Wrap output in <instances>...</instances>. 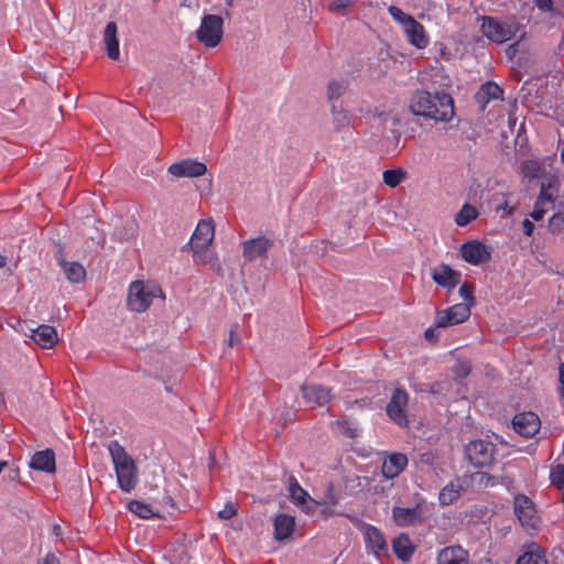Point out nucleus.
<instances>
[{"mask_svg": "<svg viewBox=\"0 0 564 564\" xmlns=\"http://www.w3.org/2000/svg\"><path fill=\"white\" fill-rule=\"evenodd\" d=\"M410 110L434 121L447 122L455 115L454 100L447 93L417 90L411 98Z\"/></svg>", "mask_w": 564, "mask_h": 564, "instance_id": "obj_1", "label": "nucleus"}, {"mask_svg": "<svg viewBox=\"0 0 564 564\" xmlns=\"http://www.w3.org/2000/svg\"><path fill=\"white\" fill-rule=\"evenodd\" d=\"M108 451L115 466L120 489L130 492L138 484V468L134 460L117 441L109 443Z\"/></svg>", "mask_w": 564, "mask_h": 564, "instance_id": "obj_2", "label": "nucleus"}, {"mask_svg": "<svg viewBox=\"0 0 564 564\" xmlns=\"http://www.w3.org/2000/svg\"><path fill=\"white\" fill-rule=\"evenodd\" d=\"M224 35V20L220 15L206 14L202 19L199 29L196 31L197 40L206 47L217 46Z\"/></svg>", "mask_w": 564, "mask_h": 564, "instance_id": "obj_3", "label": "nucleus"}, {"mask_svg": "<svg viewBox=\"0 0 564 564\" xmlns=\"http://www.w3.org/2000/svg\"><path fill=\"white\" fill-rule=\"evenodd\" d=\"M482 34L495 43H505L510 40L518 31V23L502 22L497 18L482 17L481 18Z\"/></svg>", "mask_w": 564, "mask_h": 564, "instance_id": "obj_4", "label": "nucleus"}, {"mask_svg": "<svg viewBox=\"0 0 564 564\" xmlns=\"http://www.w3.org/2000/svg\"><path fill=\"white\" fill-rule=\"evenodd\" d=\"M155 297V288L145 284L143 281L131 283L128 294V306L133 312H144Z\"/></svg>", "mask_w": 564, "mask_h": 564, "instance_id": "obj_5", "label": "nucleus"}, {"mask_svg": "<svg viewBox=\"0 0 564 564\" xmlns=\"http://www.w3.org/2000/svg\"><path fill=\"white\" fill-rule=\"evenodd\" d=\"M465 454L474 466H489L494 460L495 445L484 440L473 441L466 445Z\"/></svg>", "mask_w": 564, "mask_h": 564, "instance_id": "obj_6", "label": "nucleus"}, {"mask_svg": "<svg viewBox=\"0 0 564 564\" xmlns=\"http://www.w3.org/2000/svg\"><path fill=\"white\" fill-rule=\"evenodd\" d=\"M409 395L402 388H395L389 403L387 404L388 416L399 426H406L409 423L406 405Z\"/></svg>", "mask_w": 564, "mask_h": 564, "instance_id": "obj_7", "label": "nucleus"}, {"mask_svg": "<svg viewBox=\"0 0 564 564\" xmlns=\"http://www.w3.org/2000/svg\"><path fill=\"white\" fill-rule=\"evenodd\" d=\"M514 512L521 525L528 531L539 528L540 518L536 514L534 503L528 497L520 495L514 498Z\"/></svg>", "mask_w": 564, "mask_h": 564, "instance_id": "obj_8", "label": "nucleus"}, {"mask_svg": "<svg viewBox=\"0 0 564 564\" xmlns=\"http://www.w3.org/2000/svg\"><path fill=\"white\" fill-rule=\"evenodd\" d=\"M215 237V226L213 220H200L191 238L189 246L193 253L207 251Z\"/></svg>", "mask_w": 564, "mask_h": 564, "instance_id": "obj_9", "label": "nucleus"}, {"mask_svg": "<svg viewBox=\"0 0 564 564\" xmlns=\"http://www.w3.org/2000/svg\"><path fill=\"white\" fill-rule=\"evenodd\" d=\"M470 315L467 304H455L446 310L436 313L435 326L444 328L465 322Z\"/></svg>", "mask_w": 564, "mask_h": 564, "instance_id": "obj_10", "label": "nucleus"}, {"mask_svg": "<svg viewBox=\"0 0 564 564\" xmlns=\"http://www.w3.org/2000/svg\"><path fill=\"white\" fill-rule=\"evenodd\" d=\"M423 505V501H421L416 502L415 506L411 508L393 507L392 519L394 523L398 527H409L421 523L424 519Z\"/></svg>", "mask_w": 564, "mask_h": 564, "instance_id": "obj_11", "label": "nucleus"}, {"mask_svg": "<svg viewBox=\"0 0 564 564\" xmlns=\"http://www.w3.org/2000/svg\"><path fill=\"white\" fill-rule=\"evenodd\" d=\"M514 431L525 438L534 436L541 429V421L533 412L519 413L512 421Z\"/></svg>", "mask_w": 564, "mask_h": 564, "instance_id": "obj_12", "label": "nucleus"}, {"mask_svg": "<svg viewBox=\"0 0 564 564\" xmlns=\"http://www.w3.org/2000/svg\"><path fill=\"white\" fill-rule=\"evenodd\" d=\"M206 172V165L193 159H185L175 162L169 167V173L175 177H198L204 175Z\"/></svg>", "mask_w": 564, "mask_h": 564, "instance_id": "obj_13", "label": "nucleus"}, {"mask_svg": "<svg viewBox=\"0 0 564 564\" xmlns=\"http://www.w3.org/2000/svg\"><path fill=\"white\" fill-rule=\"evenodd\" d=\"M273 246L272 240L265 237H258L242 242V256L245 261L252 262L267 256L269 249Z\"/></svg>", "mask_w": 564, "mask_h": 564, "instance_id": "obj_14", "label": "nucleus"}, {"mask_svg": "<svg viewBox=\"0 0 564 564\" xmlns=\"http://www.w3.org/2000/svg\"><path fill=\"white\" fill-rule=\"evenodd\" d=\"M460 254L466 262L474 265L480 264L490 259V252L487 247L477 240L463 243L460 247Z\"/></svg>", "mask_w": 564, "mask_h": 564, "instance_id": "obj_15", "label": "nucleus"}, {"mask_svg": "<svg viewBox=\"0 0 564 564\" xmlns=\"http://www.w3.org/2000/svg\"><path fill=\"white\" fill-rule=\"evenodd\" d=\"M433 281L447 290L455 289L460 281V272L452 269L448 264L441 263L432 269Z\"/></svg>", "mask_w": 564, "mask_h": 564, "instance_id": "obj_16", "label": "nucleus"}, {"mask_svg": "<svg viewBox=\"0 0 564 564\" xmlns=\"http://www.w3.org/2000/svg\"><path fill=\"white\" fill-rule=\"evenodd\" d=\"M301 391L306 403L313 406H323L332 400L330 389L319 384L304 383Z\"/></svg>", "mask_w": 564, "mask_h": 564, "instance_id": "obj_17", "label": "nucleus"}, {"mask_svg": "<svg viewBox=\"0 0 564 564\" xmlns=\"http://www.w3.org/2000/svg\"><path fill=\"white\" fill-rule=\"evenodd\" d=\"M364 538L367 547L379 558L388 553V544L383 533L373 525H366Z\"/></svg>", "mask_w": 564, "mask_h": 564, "instance_id": "obj_18", "label": "nucleus"}, {"mask_svg": "<svg viewBox=\"0 0 564 564\" xmlns=\"http://www.w3.org/2000/svg\"><path fill=\"white\" fill-rule=\"evenodd\" d=\"M289 494L291 500L300 506L303 510H305L306 513H312L315 510L314 502L315 500L312 499L307 491L304 490L300 484L297 482L296 478L294 476L289 477Z\"/></svg>", "mask_w": 564, "mask_h": 564, "instance_id": "obj_19", "label": "nucleus"}, {"mask_svg": "<svg viewBox=\"0 0 564 564\" xmlns=\"http://www.w3.org/2000/svg\"><path fill=\"white\" fill-rule=\"evenodd\" d=\"M437 564H470L469 554L460 545L446 546L438 552Z\"/></svg>", "mask_w": 564, "mask_h": 564, "instance_id": "obj_20", "label": "nucleus"}, {"mask_svg": "<svg viewBox=\"0 0 564 564\" xmlns=\"http://www.w3.org/2000/svg\"><path fill=\"white\" fill-rule=\"evenodd\" d=\"M406 465V456L401 453H394L383 460L381 471L386 478L392 479L401 474Z\"/></svg>", "mask_w": 564, "mask_h": 564, "instance_id": "obj_21", "label": "nucleus"}, {"mask_svg": "<svg viewBox=\"0 0 564 564\" xmlns=\"http://www.w3.org/2000/svg\"><path fill=\"white\" fill-rule=\"evenodd\" d=\"M30 468L44 473H55V454L52 449L36 452L29 464Z\"/></svg>", "mask_w": 564, "mask_h": 564, "instance_id": "obj_22", "label": "nucleus"}, {"mask_svg": "<svg viewBox=\"0 0 564 564\" xmlns=\"http://www.w3.org/2000/svg\"><path fill=\"white\" fill-rule=\"evenodd\" d=\"M31 338L45 349L52 348L58 340L56 329L50 325H40L35 329H31Z\"/></svg>", "mask_w": 564, "mask_h": 564, "instance_id": "obj_23", "label": "nucleus"}, {"mask_svg": "<svg viewBox=\"0 0 564 564\" xmlns=\"http://www.w3.org/2000/svg\"><path fill=\"white\" fill-rule=\"evenodd\" d=\"M560 182L557 177L551 175L546 177L540 185V193L536 202L546 205L553 204L558 196Z\"/></svg>", "mask_w": 564, "mask_h": 564, "instance_id": "obj_24", "label": "nucleus"}, {"mask_svg": "<svg viewBox=\"0 0 564 564\" xmlns=\"http://www.w3.org/2000/svg\"><path fill=\"white\" fill-rule=\"evenodd\" d=\"M404 33L409 42L417 48H424L429 44V36L425 33L424 26L417 21L413 20L404 29Z\"/></svg>", "mask_w": 564, "mask_h": 564, "instance_id": "obj_25", "label": "nucleus"}, {"mask_svg": "<svg viewBox=\"0 0 564 564\" xmlns=\"http://www.w3.org/2000/svg\"><path fill=\"white\" fill-rule=\"evenodd\" d=\"M118 29L115 22H108L104 32V42L109 58L117 61L119 58Z\"/></svg>", "mask_w": 564, "mask_h": 564, "instance_id": "obj_26", "label": "nucleus"}, {"mask_svg": "<svg viewBox=\"0 0 564 564\" xmlns=\"http://www.w3.org/2000/svg\"><path fill=\"white\" fill-rule=\"evenodd\" d=\"M332 124L334 130L339 133L350 128L351 126V113L344 109L341 105L332 104Z\"/></svg>", "mask_w": 564, "mask_h": 564, "instance_id": "obj_27", "label": "nucleus"}, {"mask_svg": "<svg viewBox=\"0 0 564 564\" xmlns=\"http://www.w3.org/2000/svg\"><path fill=\"white\" fill-rule=\"evenodd\" d=\"M465 484L466 481L459 478L447 484L438 495L440 503L448 506L456 501L460 496V492L464 490Z\"/></svg>", "mask_w": 564, "mask_h": 564, "instance_id": "obj_28", "label": "nucleus"}, {"mask_svg": "<svg viewBox=\"0 0 564 564\" xmlns=\"http://www.w3.org/2000/svg\"><path fill=\"white\" fill-rule=\"evenodd\" d=\"M392 549L397 557L403 562L409 561L415 551L414 544L405 533L400 534L392 541Z\"/></svg>", "mask_w": 564, "mask_h": 564, "instance_id": "obj_29", "label": "nucleus"}, {"mask_svg": "<svg viewBox=\"0 0 564 564\" xmlns=\"http://www.w3.org/2000/svg\"><path fill=\"white\" fill-rule=\"evenodd\" d=\"M295 519L289 514H279L274 520V536L276 540H284L291 536L294 531Z\"/></svg>", "mask_w": 564, "mask_h": 564, "instance_id": "obj_30", "label": "nucleus"}, {"mask_svg": "<svg viewBox=\"0 0 564 564\" xmlns=\"http://www.w3.org/2000/svg\"><path fill=\"white\" fill-rule=\"evenodd\" d=\"M59 264L64 271L66 279L72 283H79L86 276L85 268L78 262H67L59 260Z\"/></svg>", "mask_w": 564, "mask_h": 564, "instance_id": "obj_31", "label": "nucleus"}, {"mask_svg": "<svg viewBox=\"0 0 564 564\" xmlns=\"http://www.w3.org/2000/svg\"><path fill=\"white\" fill-rule=\"evenodd\" d=\"M503 90L497 84L488 82L484 84L477 95L480 101L502 99Z\"/></svg>", "mask_w": 564, "mask_h": 564, "instance_id": "obj_32", "label": "nucleus"}, {"mask_svg": "<svg viewBox=\"0 0 564 564\" xmlns=\"http://www.w3.org/2000/svg\"><path fill=\"white\" fill-rule=\"evenodd\" d=\"M478 217V210L470 204H464L455 216V223L459 227H464Z\"/></svg>", "mask_w": 564, "mask_h": 564, "instance_id": "obj_33", "label": "nucleus"}, {"mask_svg": "<svg viewBox=\"0 0 564 564\" xmlns=\"http://www.w3.org/2000/svg\"><path fill=\"white\" fill-rule=\"evenodd\" d=\"M521 173L528 178H540L544 174V167L536 160H525L521 164Z\"/></svg>", "mask_w": 564, "mask_h": 564, "instance_id": "obj_34", "label": "nucleus"}, {"mask_svg": "<svg viewBox=\"0 0 564 564\" xmlns=\"http://www.w3.org/2000/svg\"><path fill=\"white\" fill-rule=\"evenodd\" d=\"M514 564H547L544 554L538 547L524 552Z\"/></svg>", "mask_w": 564, "mask_h": 564, "instance_id": "obj_35", "label": "nucleus"}, {"mask_svg": "<svg viewBox=\"0 0 564 564\" xmlns=\"http://www.w3.org/2000/svg\"><path fill=\"white\" fill-rule=\"evenodd\" d=\"M347 85L344 80L333 79L327 85V99L332 104H336V101L343 96L346 91Z\"/></svg>", "mask_w": 564, "mask_h": 564, "instance_id": "obj_36", "label": "nucleus"}, {"mask_svg": "<svg viewBox=\"0 0 564 564\" xmlns=\"http://www.w3.org/2000/svg\"><path fill=\"white\" fill-rule=\"evenodd\" d=\"M129 510L142 519H150L158 513L149 506L138 500H132L128 505Z\"/></svg>", "mask_w": 564, "mask_h": 564, "instance_id": "obj_37", "label": "nucleus"}, {"mask_svg": "<svg viewBox=\"0 0 564 564\" xmlns=\"http://www.w3.org/2000/svg\"><path fill=\"white\" fill-rule=\"evenodd\" d=\"M406 176L402 169H391L383 172V182L389 187H397Z\"/></svg>", "mask_w": 564, "mask_h": 564, "instance_id": "obj_38", "label": "nucleus"}, {"mask_svg": "<svg viewBox=\"0 0 564 564\" xmlns=\"http://www.w3.org/2000/svg\"><path fill=\"white\" fill-rule=\"evenodd\" d=\"M337 502H338V497L336 496V492H335V486L333 482H328L323 498H321L319 501L315 500L314 506H316V505L336 506Z\"/></svg>", "mask_w": 564, "mask_h": 564, "instance_id": "obj_39", "label": "nucleus"}, {"mask_svg": "<svg viewBox=\"0 0 564 564\" xmlns=\"http://www.w3.org/2000/svg\"><path fill=\"white\" fill-rule=\"evenodd\" d=\"M388 10H389V13L391 14V17L398 23H400L403 26V29L414 20V18L412 15L403 12L400 8H398L395 6H390Z\"/></svg>", "mask_w": 564, "mask_h": 564, "instance_id": "obj_40", "label": "nucleus"}, {"mask_svg": "<svg viewBox=\"0 0 564 564\" xmlns=\"http://www.w3.org/2000/svg\"><path fill=\"white\" fill-rule=\"evenodd\" d=\"M471 370V364L468 360L465 359H458L456 360L455 365L452 368L453 373L456 378H465L469 375Z\"/></svg>", "mask_w": 564, "mask_h": 564, "instance_id": "obj_41", "label": "nucleus"}, {"mask_svg": "<svg viewBox=\"0 0 564 564\" xmlns=\"http://www.w3.org/2000/svg\"><path fill=\"white\" fill-rule=\"evenodd\" d=\"M475 290L474 284L471 283H464L459 288V295L465 301L464 304L469 305V308L475 305V297L473 296V292Z\"/></svg>", "mask_w": 564, "mask_h": 564, "instance_id": "obj_42", "label": "nucleus"}, {"mask_svg": "<svg viewBox=\"0 0 564 564\" xmlns=\"http://www.w3.org/2000/svg\"><path fill=\"white\" fill-rule=\"evenodd\" d=\"M551 480L560 489H564V465H557L552 468Z\"/></svg>", "mask_w": 564, "mask_h": 564, "instance_id": "obj_43", "label": "nucleus"}, {"mask_svg": "<svg viewBox=\"0 0 564 564\" xmlns=\"http://www.w3.org/2000/svg\"><path fill=\"white\" fill-rule=\"evenodd\" d=\"M354 3V0H332V2L328 4V10L330 12H343L347 8L351 7Z\"/></svg>", "mask_w": 564, "mask_h": 564, "instance_id": "obj_44", "label": "nucleus"}, {"mask_svg": "<svg viewBox=\"0 0 564 564\" xmlns=\"http://www.w3.org/2000/svg\"><path fill=\"white\" fill-rule=\"evenodd\" d=\"M237 513V508L234 503L228 502L223 510L218 512V517L224 520L231 519Z\"/></svg>", "mask_w": 564, "mask_h": 564, "instance_id": "obj_45", "label": "nucleus"}, {"mask_svg": "<svg viewBox=\"0 0 564 564\" xmlns=\"http://www.w3.org/2000/svg\"><path fill=\"white\" fill-rule=\"evenodd\" d=\"M237 329H238V325L235 324L231 326L230 332H229V338L227 340V345L231 348L239 345L241 341L240 337L237 334Z\"/></svg>", "mask_w": 564, "mask_h": 564, "instance_id": "obj_46", "label": "nucleus"}, {"mask_svg": "<svg viewBox=\"0 0 564 564\" xmlns=\"http://www.w3.org/2000/svg\"><path fill=\"white\" fill-rule=\"evenodd\" d=\"M546 210H547V209H546V207H545L544 205H542V204H540V203L535 202V204H534V209H533V212L530 214V216H531L534 220L539 221V220H541V219L544 217V215H545Z\"/></svg>", "mask_w": 564, "mask_h": 564, "instance_id": "obj_47", "label": "nucleus"}, {"mask_svg": "<svg viewBox=\"0 0 564 564\" xmlns=\"http://www.w3.org/2000/svg\"><path fill=\"white\" fill-rule=\"evenodd\" d=\"M215 259L214 254L203 251L200 253H194V260L198 264H207Z\"/></svg>", "mask_w": 564, "mask_h": 564, "instance_id": "obj_48", "label": "nucleus"}, {"mask_svg": "<svg viewBox=\"0 0 564 564\" xmlns=\"http://www.w3.org/2000/svg\"><path fill=\"white\" fill-rule=\"evenodd\" d=\"M534 3L542 11H545V12L552 11V8H553L552 0H535Z\"/></svg>", "mask_w": 564, "mask_h": 564, "instance_id": "obj_49", "label": "nucleus"}, {"mask_svg": "<svg viewBox=\"0 0 564 564\" xmlns=\"http://www.w3.org/2000/svg\"><path fill=\"white\" fill-rule=\"evenodd\" d=\"M522 228H523V234L525 236L530 237L533 234L534 225H533V223L531 220L524 219L522 221Z\"/></svg>", "mask_w": 564, "mask_h": 564, "instance_id": "obj_50", "label": "nucleus"}, {"mask_svg": "<svg viewBox=\"0 0 564 564\" xmlns=\"http://www.w3.org/2000/svg\"><path fill=\"white\" fill-rule=\"evenodd\" d=\"M474 477H475V478H478L477 480H478L479 482H482V481H484V479H486V485H494V484H495V482L492 481L494 477H492V476H490V475H488V474H486V473H476V474L474 475Z\"/></svg>", "mask_w": 564, "mask_h": 564, "instance_id": "obj_51", "label": "nucleus"}, {"mask_svg": "<svg viewBox=\"0 0 564 564\" xmlns=\"http://www.w3.org/2000/svg\"><path fill=\"white\" fill-rule=\"evenodd\" d=\"M497 212L503 210L507 212L509 215L513 213V207H510L507 200H503L501 204H499L496 208Z\"/></svg>", "mask_w": 564, "mask_h": 564, "instance_id": "obj_52", "label": "nucleus"}, {"mask_svg": "<svg viewBox=\"0 0 564 564\" xmlns=\"http://www.w3.org/2000/svg\"><path fill=\"white\" fill-rule=\"evenodd\" d=\"M40 564H59V560L54 554H47L43 562Z\"/></svg>", "mask_w": 564, "mask_h": 564, "instance_id": "obj_53", "label": "nucleus"}, {"mask_svg": "<svg viewBox=\"0 0 564 564\" xmlns=\"http://www.w3.org/2000/svg\"><path fill=\"white\" fill-rule=\"evenodd\" d=\"M518 45H519V43H513V44L509 45V47L507 48V54L509 55L510 58H512L513 55L517 53Z\"/></svg>", "mask_w": 564, "mask_h": 564, "instance_id": "obj_54", "label": "nucleus"}, {"mask_svg": "<svg viewBox=\"0 0 564 564\" xmlns=\"http://www.w3.org/2000/svg\"><path fill=\"white\" fill-rule=\"evenodd\" d=\"M560 383H561V393L564 395V365L560 367Z\"/></svg>", "mask_w": 564, "mask_h": 564, "instance_id": "obj_55", "label": "nucleus"}, {"mask_svg": "<svg viewBox=\"0 0 564 564\" xmlns=\"http://www.w3.org/2000/svg\"><path fill=\"white\" fill-rule=\"evenodd\" d=\"M564 220V217L563 215L561 214H555L553 215V217L550 219V224L553 225V224H560Z\"/></svg>", "mask_w": 564, "mask_h": 564, "instance_id": "obj_56", "label": "nucleus"}, {"mask_svg": "<svg viewBox=\"0 0 564 564\" xmlns=\"http://www.w3.org/2000/svg\"><path fill=\"white\" fill-rule=\"evenodd\" d=\"M425 337H426V339H429V340L436 339V336H435V329H434V328H427V329L425 330Z\"/></svg>", "mask_w": 564, "mask_h": 564, "instance_id": "obj_57", "label": "nucleus"}, {"mask_svg": "<svg viewBox=\"0 0 564 564\" xmlns=\"http://www.w3.org/2000/svg\"><path fill=\"white\" fill-rule=\"evenodd\" d=\"M431 457H432V455L430 453H426L421 456V460L426 464H431L432 463Z\"/></svg>", "mask_w": 564, "mask_h": 564, "instance_id": "obj_58", "label": "nucleus"}, {"mask_svg": "<svg viewBox=\"0 0 564 564\" xmlns=\"http://www.w3.org/2000/svg\"><path fill=\"white\" fill-rule=\"evenodd\" d=\"M7 264V259L0 254V269Z\"/></svg>", "mask_w": 564, "mask_h": 564, "instance_id": "obj_59", "label": "nucleus"}, {"mask_svg": "<svg viewBox=\"0 0 564 564\" xmlns=\"http://www.w3.org/2000/svg\"><path fill=\"white\" fill-rule=\"evenodd\" d=\"M59 531H61V527L59 525H55L54 527V532L58 535Z\"/></svg>", "mask_w": 564, "mask_h": 564, "instance_id": "obj_60", "label": "nucleus"}, {"mask_svg": "<svg viewBox=\"0 0 564 564\" xmlns=\"http://www.w3.org/2000/svg\"><path fill=\"white\" fill-rule=\"evenodd\" d=\"M561 159H562V161L564 162V149H563V150H562V152H561Z\"/></svg>", "mask_w": 564, "mask_h": 564, "instance_id": "obj_61", "label": "nucleus"}, {"mask_svg": "<svg viewBox=\"0 0 564 564\" xmlns=\"http://www.w3.org/2000/svg\"><path fill=\"white\" fill-rule=\"evenodd\" d=\"M166 502L170 503L172 501V499L170 497H166Z\"/></svg>", "mask_w": 564, "mask_h": 564, "instance_id": "obj_62", "label": "nucleus"}, {"mask_svg": "<svg viewBox=\"0 0 564 564\" xmlns=\"http://www.w3.org/2000/svg\"><path fill=\"white\" fill-rule=\"evenodd\" d=\"M563 502H564V492H563Z\"/></svg>", "mask_w": 564, "mask_h": 564, "instance_id": "obj_63", "label": "nucleus"}]
</instances>
